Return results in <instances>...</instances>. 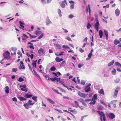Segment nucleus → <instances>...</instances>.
Masks as SVG:
<instances>
[{
	"instance_id": "obj_36",
	"label": "nucleus",
	"mask_w": 121,
	"mask_h": 121,
	"mask_svg": "<svg viewBox=\"0 0 121 121\" xmlns=\"http://www.w3.org/2000/svg\"><path fill=\"white\" fill-rule=\"evenodd\" d=\"M118 91L117 90H116L115 91V92L114 95L115 96H117V94Z\"/></svg>"
},
{
	"instance_id": "obj_29",
	"label": "nucleus",
	"mask_w": 121,
	"mask_h": 121,
	"mask_svg": "<svg viewBox=\"0 0 121 121\" xmlns=\"http://www.w3.org/2000/svg\"><path fill=\"white\" fill-rule=\"evenodd\" d=\"M27 103L29 104L31 106L33 105V101L31 100H30L28 101Z\"/></svg>"
},
{
	"instance_id": "obj_21",
	"label": "nucleus",
	"mask_w": 121,
	"mask_h": 121,
	"mask_svg": "<svg viewBox=\"0 0 121 121\" xmlns=\"http://www.w3.org/2000/svg\"><path fill=\"white\" fill-rule=\"evenodd\" d=\"M5 92L7 94L9 93V89L8 86H6L4 88Z\"/></svg>"
},
{
	"instance_id": "obj_37",
	"label": "nucleus",
	"mask_w": 121,
	"mask_h": 121,
	"mask_svg": "<svg viewBox=\"0 0 121 121\" xmlns=\"http://www.w3.org/2000/svg\"><path fill=\"white\" fill-rule=\"evenodd\" d=\"M56 70V68L54 66L52 67L50 69V70L52 71H54Z\"/></svg>"
},
{
	"instance_id": "obj_64",
	"label": "nucleus",
	"mask_w": 121,
	"mask_h": 121,
	"mask_svg": "<svg viewBox=\"0 0 121 121\" xmlns=\"http://www.w3.org/2000/svg\"><path fill=\"white\" fill-rule=\"evenodd\" d=\"M80 52L81 53H82L84 52V50L81 48H80L79 49Z\"/></svg>"
},
{
	"instance_id": "obj_9",
	"label": "nucleus",
	"mask_w": 121,
	"mask_h": 121,
	"mask_svg": "<svg viewBox=\"0 0 121 121\" xmlns=\"http://www.w3.org/2000/svg\"><path fill=\"white\" fill-rule=\"evenodd\" d=\"M78 94L79 96L83 97L85 98L87 96V95H85L79 91L78 92Z\"/></svg>"
},
{
	"instance_id": "obj_18",
	"label": "nucleus",
	"mask_w": 121,
	"mask_h": 121,
	"mask_svg": "<svg viewBox=\"0 0 121 121\" xmlns=\"http://www.w3.org/2000/svg\"><path fill=\"white\" fill-rule=\"evenodd\" d=\"M42 32L40 30H36L35 32V34L37 35H39L41 34Z\"/></svg>"
},
{
	"instance_id": "obj_16",
	"label": "nucleus",
	"mask_w": 121,
	"mask_h": 121,
	"mask_svg": "<svg viewBox=\"0 0 121 121\" xmlns=\"http://www.w3.org/2000/svg\"><path fill=\"white\" fill-rule=\"evenodd\" d=\"M55 60L56 62H59L63 60V58H60L58 57H56L55 58Z\"/></svg>"
},
{
	"instance_id": "obj_28",
	"label": "nucleus",
	"mask_w": 121,
	"mask_h": 121,
	"mask_svg": "<svg viewBox=\"0 0 121 121\" xmlns=\"http://www.w3.org/2000/svg\"><path fill=\"white\" fill-rule=\"evenodd\" d=\"M54 45L58 49H60L61 47L58 44H55Z\"/></svg>"
},
{
	"instance_id": "obj_40",
	"label": "nucleus",
	"mask_w": 121,
	"mask_h": 121,
	"mask_svg": "<svg viewBox=\"0 0 121 121\" xmlns=\"http://www.w3.org/2000/svg\"><path fill=\"white\" fill-rule=\"evenodd\" d=\"M93 99H94V100H96L97 99V96L96 94H95L93 96Z\"/></svg>"
},
{
	"instance_id": "obj_62",
	"label": "nucleus",
	"mask_w": 121,
	"mask_h": 121,
	"mask_svg": "<svg viewBox=\"0 0 121 121\" xmlns=\"http://www.w3.org/2000/svg\"><path fill=\"white\" fill-rule=\"evenodd\" d=\"M100 102L102 104H103L105 106H107L106 105L104 102V101H103L102 100H101Z\"/></svg>"
},
{
	"instance_id": "obj_8",
	"label": "nucleus",
	"mask_w": 121,
	"mask_h": 121,
	"mask_svg": "<svg viewBox=\"0 0 121 121\" xmlns=\"http://www.w3.org/2000/svg\"><path fill=\"white\" fill-rule=\"evenodd\" d=\"M46 25L47 26H49L50 24H51L52 22L50 21L49 17H47L46 20Z\"/></svg>"
},
{
	"instance_id": "obj_13",
	"label": "nucleus",
	"mask_w": 121,
	"mask_h": 121,
	"mask_svg": "<svg viewBox=\"0 0 121 121\" xmlns=\"http://www.w3.org/2000/svg\"><path fill=\"white\" fill-rule=\"evenodd\" d=\"M41 52L42 54H44L45 53V52L43 49L41 48L38 50V53H40Z\"/></svg>"
},
{
	"instance_id": "obj_38",
	"label": "nucleus",
	"mask_w": 121,
	"mask_h": 121,
	"mask_svg": "<svg viewBox=\"0 0 121 121\" xmlns=\"http://www.w3.org/2000/svg\"><path fill=\"white\" fill-rule=\"evenodd\" d=\"M120 80L119 78H117L114 81L116 83H118L119 82Z\"/></svg>"
},
{
	"instance_id": "obj_10",
	"label": "nucleus",
	"mask_w": 121,
	"mask_h": 121,
	"mask_svg": "<svg viewBox=\"0 0 121 121\" xmlns=\"http://www.w3.org/2000/svg\"><path fill=\"white\" fill-rule=\"evenodd\" d=\"M104 32L105 35L106 39V40H108V32L107 30L105 29L104 30Z\"/></svg>"
},
{
	"instance_id": "obj_56",
	"label": "nucleus",
	"mask_w": 121,
	"mask_h": 121,
	"mask_svg": "<svg viewBox=\"0 0 121 121\" xmlns=\"http://www.w3.org/2000/svg\"><path fill=\"white\" fill-rule=\"evenodd\" d=\"M63 98L65 99H70V98L68 96H64L63 97Z\"/></svg>"
},
{
	"instance_id": "obj_27",
	"label": "nucleus",
	"mask_w": 121,
	"mask_h": 121,
	"mask_svg": "<svg viewBox=\"0 0 121 121\" xmlns=\"http://www.w3.org/2000/svg\"><path fill=\"white\" fill-rule=\"evenodd\" d=\"M115 65H116L118 67H121V64L118 62H115Z\"/></svg>"
},
{
	"instance_id": "obj_49",
	"label": "nucleus",
	"mask_w": 121,
	"mask_h": 121,
	"mask_svg": "<svg viewBox=\"0 0 121 121\" xmlns=\"http://www.w3.org/2000/svg\"><path fill=\"white\" fill-rule=\"evenodd\" d=\"M43 36V33H42L41 35L39 36L38 38V39H41Z\"/></svg>"
},
{
	"instance_id": "obj_4",
	"label": "nucleus",
	"mask_w": 121,
	"mask_h": 121,
	"mask_svg": "<svg viewBox=\"0 0 121 121\" xmlns=\"http://www.w3.org/2000/svg\"><path fill=\"white\" fill-rule=\"evenodd\" d=\"M99 23L98 20H97L96 23L95 24V27L96 30L98 31H99Z\"/></svg>"
},
{
	"instance_id": "obj_2",
	"label": "nucleus",
	"mask_w": 121,
	"mask_h": 121,
	"mask_svg": "<svg viewBox=\"0 0 121 121\" xmlns=\"http://www.w3.org/2000/svg\"><path fill=\"white\" fill-rule=\"evenodd\" d=\"M3 56L4 58L7 59H9L10 57V53L8 51H6L5 53L3 54Z\"/></svg>"
},
{
	"instance_id": "obj_60",
	"label": "nucleus",
	"mask_w": 121,
	"mask_h": 121,
	"mask_svg": "<svg viewBox=\"0 0 121 121\" xmlns=\"http://www.w3.org/2000/svg\"><path fill=\"white\" fill-rule=\"evenodd\" d=\"M92 53H90L88 55V56L89 58H91V56Z\"/></svg>"
},
{
	"instance_id": "obj_54",
	"label": "nucleus",
	"mask_w": 121,
	"mask_h": 121,
	"mask_svg": "<svg viewBox=\"0 0 121 121\" xmlns=\"http://www.w3.org/2000/svg\"><path fill=\"white\" fill-rule=\"evenodd\" d=\"M21 90H22L23 91H24L25 92H27V89H24L22 88H21Z\"/></svg>"
},
{
	"instance_id": "obj_30",
	"label": "nucleus",
	"mask_w": 121,
	"mask_h": 121,
	"mask_svg": "<svg viewBox=\"0 0 121 121\" xmlns=\"http://www.w3.org/2000/svg\"><path fill=\"white\" fill-rule=\"evenodd\" d=\"M99 93L102 94L103 95L104 94V92L102 89H101L99 91Z\"/></svg>"
},
{
	"instance_id": "obj_45",
	"label": "nucleus",
	"mask_w": 121,
	"mask_h": 121,
	"mask_svg": "<svg viewBox=\"0 0 121 121\" xmlns=\"http://www.w3.org/2000/svg\"><path fill=\"white\" fill-rule=\"evenodd\" d=\"M12 100L15 103H16L17 101V99L15 97H14L13 98H12Z\"/></svg>"
},
{
	"instance_id": "obj_63",
	"label": "nucleus",
	"mask_w": 121,
	"mask_h": 121,
	"mask_svg": "<svg viewBox=\"0 0 121 121\" xmlns=\"http://www.w3.org/2000/svg\"><path fill=\"white\" fill-rule=\"evenodd\" d=\"M109 7V4H108L107 5H106V6H103V7L104 8H108Z\"/></svg>"
},
{
	"instance_id": "obj_39",
	"label": "nucleus",
	"mask_w": 121,
	"mask_h": 121,
	"mask_svg": "<svg viewBox=\"0 0 121 121\" xmlns=\"http://www.w3.org/2000/svg\"><path fill=\"white\" fill-rule=\"evenodd\" d=\"M37 97L36 96H33L32 97V99L35 102H37Z\"/></svg>"
},
{
	"instance_id": "obj_20",
	"label": "nucleus",
	"mask_w": 121,
	"mask_h": 121,
	"mask_svg": "<svg viewBox=\"0 0 121 121\" xmlns=\"http://www.w3.org/2000/svg\"><path fill=\"white\" fill-rule=\"evenodd\" d=\"M114 62V60H113L112 62L109 63L108 65V66L110 67L112 65Z\"/></svg>"
},
{
	"instance_id": "obj_31",
	"label": "nucleus",
	"mask_w": 121,
	"mask_h": 121,
	"mask_svg": "<svg viewBox=\"0 0 121 121\" xmlns=\"http://www.w3.org/2000/svg\"><path fill=\"white\" fill-rule=\"evenodd\" d=\"M36 62H33V63L32 64V65H33V69H34V68H35L36 67Z\"/></svg>"
},
{
	"instance_id": "obj_5",
	"label": "nucleus",
	"mask_w": 121,
	"mask_h": 121,
	"mask_svg": "<svg viewBox=\"0 0 121 121\" xmlns=\"http://www.w3.org/2000/svg\"><path fill=\"white\" fill-rule=\"evenodd\" d=\"M67 4L66 0H64L60 4V5L62 8H64L65 6V5Z\"/></svg>"
},
{
	"instance_id": "obj_7",
	"label": "nucleus",
	"mask_w": 121,
	"mask_h": 121,
	"mask_svg": "<svg viewBox=\"0 0 121 121\" xmlns=\"http://www.w3.org/2000/svg\"><path fill=\"white\" fill-rule=\"evenodd\" d=\"M109 118L111 119H113L115 117V115L113 113H110L108 115Z\"/></svg>"
},
{
	"instance_id": "obj_15",
	"label": "nucleus",
	"mask_w": 121,
	"mask_h": 121,
	"mask_svg": "<svg viewBox=\"0 0 121 121\" xmlns=\"http://www.w3.org/2000/svg\"><path fill=\"white\" fill-rule=\"evenodd\" d=\"M46 99L50 103L52 104H55V102L53 101L52 100L50 99L47 98Z\"/></svg>"
},
{
	"instance_id": "obj_23",
	"label": "nucleus",
	"mask_w": 121,
	"mask_h": 121,
	"mask_svg": "<svg viewBox=\"0 0 121 121\" xmlns=\"http://www.w3.org/2000/svg\"><path fill=\"white\" fill-rule=\"evenodd\" d=\"M114 44L116 45H117V44L118 43H120V42L117 39H115V40L114 41Z\"/></svg>"
},
{
	"instance_id": "obj_33",
	"label": "nucleus",
	"mask_w": 121,
	"mask_h": 121,
	"mask_svg": "<svg viewBox=\"0 0 121 121\" xmlns=\"http://www.w3.org/2000/svg\"><path fill=\"white\" fill-rule=\"evenodd\" d=\"M28 34L30 36V38L31 39L35 38L36 37V36H35L32 35L28 33Z\"/></svg>"
},
{
	"instance_id": "obj_35",
	"label": "nucleus",
	"mask_w": 121,
	"mask_h": 121,
	"mask_svg": "<svg viewBox=\"0 0 121 121\" xmlns=\"http://www.w3.org/2000/svg\"><path fill=\"white\" fill-rule=\"evenodd\" d=\"M96 101L95 100H94L93 101H91L89 104L91 105H92L96 103Z\"/></svg>"
},
{
	"instance_id": "obj_12",
	"label": "nucleus",
	"mask_w": 121,
	"mask_h": 121,
	"mask_svg": "<svg viewBox=\"0 0 121 121\" xmlns=\"http://www.w3.org/2000/svg\"><path fill=\"white\" fill-rule=\"evenodd\" d=\"M72 105L73 107L77 108L79 107V105L78 104V102L75 101L74 103L72 104Z\"/></svg>"
},
{
	"instance_id": "obj_14",
	"label": "nucleus",
	"mask_w": 121,
	"mask_h": 121,
	"mask_svg": "<svg viewBox=\"0 0 121 121\" xmlns=\"http://www.w3.org/2000/svg\"><path fill=\"white\" fill-rule=\"evenodd\" d=\"M115 12L116 15L117 16H118L119 15L120 11L118 9H117L115 10Z\"/></svg>"
},
{
	"instance_id": "obj_43",
	"label": "nucleus",
	"mask_w": 121,
	"mask_h": 121,
	"mask_svg": "<svg viewBox=\"0 0 121 121\" xmlns=\"http://www.w3.org/2000/svg\"><path fill=\"white\" fill-rule=\"evenodd\" d=\"M17 54L20 55L21 57H22V54L20 51L18 50L17 51Z\"/></svg>"
},
{
	"instance_id": "obj_59",
	"label": "nucleus",
	"mask_w": 121,
	"mask_h": 121,
	"mask_svg": "<svg viewBox=\"0 0 121 121\" xmlns=\"http://www.w3.org/2000/svg\"><path fill=\"white\" fill-rule=\"evenodd\" d=\"M98 109L101 110L102 109L103 107L101 106H99L98 107Z\"/></svg>"
},
{
	"instance_id": "obj_46",
	"label": "nucleus",
	"mask_w": 121,
	"mask_h": 121,
	"mask_svg": "<svg viewBox=\"0 0 121 121\" xmlns=\"http://www.w3.org/2000/svg\"><path fill=\"white\" fill-rule=\"evenodd\" d=\"M91 25L89 23H87V27L88 29H89L91 27Z\"/></svg>"
},
{
	"instance_id": "obj_34",
	"label": "nucleus",
	"mask_w": 121,
	"mask_h": 121,
	"mask_svg": "<svg viewBox=\"0 0 121 121\" xmlns=\"http://www.w3.org/2000/svg\"><path fill=\"white\" fill-rule=\"evenodd\" d=\"M116 70L115 69H114L112 71V73L114 75H115L116 74Z\"/></svg>"
},
{
	"instance_id": "obj_48",
	"label": "nucleus",
	"mask_w": 121,
	"mask_h": 121,
	"mask_svg": "<svg viewBox=\"0 0 121 121\" xmlns=\"http://www.w3.org/2000/svg\"><path fill=\"white\" fill-rule=\"evenodd\" d=\"M20 69H25V66L24 65H20Z\"/></svg>"
},
{
	"instance_id": "obj_50",
	"label": "nucleus",
	"mask_w": 121,
	"mask_h": 121,
	"mask_svg": "<svg viewBox=\"0 0 121 121\" xmlns=\"http://www.w3.org/2000/svg\"><path fill=\"white\" fill-rule=\"evenodd\" d=\"M63 48H65L69 49V47L67 46H66L65 45H63L62 46Z\"/></svg>"
},
{
	"instance_id": "obj_25",
	"label": "nucleus",
	"mask_w": 121,
	"mask_h": 121,
	"mask_svg": "<svg viewBox=\"0 0 121 121\" xmlns=\"http://www.w3.org/2000/svg\"><path fill=\"white\" fill-rule=\"evenodd\" d=\"M60 78H58L56 77H55V81L56 80L57 82H59L61 83V81H60Z\"/></svg>"
},
{
	"instance_id": "obj_22",
	"label": "nucleus",
	"mask_w": 121,
	"mask_h": 121,
	"mask_svg": "<svg viewBox=\"0 0 121 121\" xmlns=\"http://www.w3.org/2000/svg\"><path fill=\"white\" fill-rule=\"evenodd\" d=\"M32 95H30L28 93L26 94V95L24 96V97H26L27 98H30L32 97Z\"/></svg>"
},
{
	"instance_id": "obj_24",
	"label": "nucleus",
	"mask_w": 121,
	"mask_h": 121,
	"mask_svg": "<svg viewBox=\"0 0 121 121\" xmlns=\"http://www.w3.org/2000/svg\"><path fill=\"white\" fill-rule=\"evenodd\" d=\"M58 13L60 17H61L62 16V15L61 14V12L60 10L59 9H58L57 10Z\"/></svg>"
},
{
	"instance_id": "obj_61",
	"label": "nucleus",
	"mask_w": 121,
	"mask_h": 121,
	"mask_svg": "<svg viewBox=\"0 0 121 121\" xmlns=\"http://www.w3.org/2000/svg\"><path fill=\"white\" fill-rule=\"evenodd\" d=\"M87 37H86V38L83 40V42L86 41L87 42Z\"/></svg>"
},
{
	"instance_id": "obj_57",
	"label": "nucleus",
	"mask_w": 121,
	"mask_h": 121,
	"mask_svg": "<svg viewBox=\"0 0 121 121\" xmlns=\"http://www.w3.org/2000/svg\"><path fill=\"white\" fill-rule=\"evenodd\" d=\"M69 17L70 18H72L74 16L72 14H70L69 16Z\"/></svg>"
},
{
	"instance_id": "obj_55",
	"label": "nucleus",
	"mask_w": 121,
	"mask_h": 121,
	"mask_svg": "<svg viewBox=\"0 0 121 121\" xmlns=\"http://www.w3.org/2000/svg\"><path fill=\"white\" fill-rule=\"evenodd\" d=\"M22 87L24 88H26V86L25 85H22V86L21 85H20L19 86L20 88H21Z\"/></svg>"
},
{
	"instance_id": "obj_42",
	"label": "nucleus",
	"mask_w": 121,
	"mask_h": 121,
	"mask_svg": "<svg viewBox=\"0 0 121 121\" xmlns=\"http://www.w3.org/2000/svg\"><path fill=\"white\" fill-rule=\"evenodd\" d=\"M18 81L19 82H22L24 81V79L23 78L21 77H20L19 78Z\"/></svg>"
},
{
	"instance_id": "obj_41",
	"label": "nucleus",
	"mask_w": 121,
	"mask_h": 121,
	"mask_svg": "<svg viewBox=\"0 0 121 121\" xmlns=\"http://www.w3.org/2000/svg\"><path fill=\"white\" fill-rule=\"evenodd\" d=\"M19 23L20 24V26L22 27V28H24V26L23 25H22V24H24L21 21H19Z\"/></svg>"
},
{
	"instance_id": "obj_47",
	"label": "nucleus",
	"mask_w": 121,
	"mask_h": 121,
	"mask_svg": "<svg viewBox=\"0 0 121 121\" xmlns=\"http://www.w3.org/2000/svg\"><path fill=\"white\" fill-rule=\"evenodd\" d=\"M40 0L43 4H46V2L45 0Z\"/></svg>"
},
{
	"instance_id": "obj_11",
	"label": "nucleus",
	"mask_w": 121,
	"mask_h": 121,
	"mask_svg": "<svg viewBox=\"0 0 121 121\" xmlns=\"http://www.w3.org/2000/svg\"><path fill=\"white\" fill-rule=\"evenodd\" d=\"M23 106L27 109H28L29 108H30V105L28 103L24 104Z\"/></svg>"
},
{
	"instance_id": "obj_58",
	"label": "nucleus",
	"mask_w": 121,
	"mask_h": 121,
	"mask_svg": "<svg viewBox=\"0 0 121 121\" xmlns=\"http://www.w3.org/2000/svg\"><path fill=\"white\" fill-rule=\"evenodd\" d=\"M55 109L59 113H63V112H62V111L60 110H58L57 109Z\"/></svg>"
},
{
	"instance_id": "obj_19",
	"label": "nucleus",
	"mask_w": 121,
	"mask_h": 121,
	"mask_svg": "<svg viewBox=\"0 0 121 121\" xmlns=\"http://www.w3.org/2000/svg\"><path fill=\"white\" fill-rule=\"evenodd\" d=\"M99 34L100 38H102L103 35V32L101 30H100L99 32Z\"/></svg>"
},
{
	"instance_id": "obj_3",
	"label": "nucleus",
	"mask_w": 121,
	"mask_h": 121,
	"mask_svg": "<svg viewBox=\"0 0 121 121\" xmlns=\"http://www.w3.org/2000/svg\"><path fill=\"white\" fill-rule=\"evenodd\" d=\"M91 83H89L86 86L84 89L85 91L86 92H87L90 90L91 88L90 86H91Z\"/></svg>"
},
{
	"instance_id": "obj_32",
	"label": "nucleus",
	"mask_w": 121,
	"mask_h": 121,
	"mask_svg": "<svg viewBox=\"0 0 121 121\" xmlns=\"http://www.w3.org/2000/svg\"><path fill=\"white\" fill-rule=\"evenodd\" d=\"M17 68H13L12 69V72H15L17 71Z\"/></svg>"
},
{
	"instance_id": "obj_52",
	"label": "nucleus",
	"mask_w": 121,
	"mask_h": 121,
	"mask_svg": "<svg viewBox=\"0 0 121 121\" xmlns=\"http://www.w3.org/2000/svg\"><path fill=\"white\" fill-rule=\"evenodd\" d=\"M85 82L84 81L82 80L81 82V84L82 85H84L85 84Z\"/></svg>"
},
{
	"instance_id": "obj_17",
	"label": "nucleus",
	"mask_w": 121,
	"mask_h": 121,
	"mask_svg": "<svg viewBox=\"0 0 121 121\" xmlns=\"http://www.w3.org/2000/svg\"><path fill=\"white\" fill-rule=\"evenodd\" d=\"M18 98L20 100V101H21L26 100V98L21 96H19L18 97Z\"/></svg>"
},
{
	"instance_id": "obj_26",
	"label": "nucleus",
	"mask_w": 121,
	"mask_h": 121,
	"mask_svg": "<svg viewBox=\"0 0 121 121\" xmlns=\"http://www.w3.org/2000/svg\"><path fill=\"white\" fill-rule=\"evenodd\" d=\"M74 7V4H71L70 5V9L72 10L73 9Z\"/></svg>"
},
{
	"instance_id": "obj_53",
	"label": "nucleus",
	"mask_w": 121,
	"mask_h": 121,
	"mask_svg": "<svg viewBox=\"0 0 121 121\" xmlns=\"http://www.w3.org/2000/svg\"><path fill=\"white\" fill-rule=\"evenodd\" d=\"M95 19L97 21V20H98V15L97 14H96L95 15Z\"/></svg>"
},
{
	"instance_id": "obj_51",
	"label": "nucleus",
	"mask_w": 121,
	"mask_h": 121,
	"mask_svg": "<svg viewBox=\"0 0 121 121\" xmlns=\"http://www.w3.org/2000/svg\"><path fill=\"white\" fill-rule=\"evenodd\" d=\"M78 100L79 101L81 102L82 103L84 102L83 99L82 98H80L79 99H78Z\"/></svg>"
},
{
	"instance_id": "obj_6",
	"label": "nucleus",
	"mask_w": 121,
	"mask_h": 121,
	"mask_svg": "<svg viewBox=\"0 0 121 121\" xmlns=\"http://www.w3.org/2000/svg\"><path fill=\"white\" fill-rule=\"evenodd\" d=\"M12 50L13 51V52H11V54L12 55H13L16 54L17 49L16 47H12L11 48Z\"/></svg>"
},
{
	"instance_id": "obj_1",
	"label": "nucleus",
	"mask_w": 121,
	"mask_h": 121,
	"mask_svg": "<svg viewBox=\"0 0 121 121\" xmlns=\"http://www.w3.org/2000/svg\"><path fill=\"white\" fill-rule=\"evenodd\" d=\"M97 112L100 116L101 120L102 121L103 119L104 121H105V115L102 112H100L99 111H98Z\"/></svg>"
},
{
	"instance_id": "obj_44",
	"label": "nucleus",
	"mask_w": 121,
	"mask_h": 121,
	"mask_svg": "<svg viewBox=\"0 0 121 121\" xmlns=\"http://www.w3.org/2000/svg\"><path fill=\"white\" fill-rule=\"evenodd\" d=\"M89 11V13H90L91 12V10L90 9V7L89 6L88 7H87L86 8V11L87 12Z\"/></svg>"
}]
</instances>
